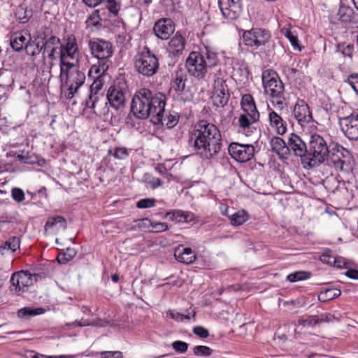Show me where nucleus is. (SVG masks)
I'll list each match as a JSON object with an SVG mask.
<instances>
[{"label": "nucleus", "mask_w": 358, "mask_h": 358, "mask_svg": "<svg viewBox=\"0 0 358 358\" xmlns=\"http://www.w3.org/2000/svg\"><path fill=\"white\" fill-rule=\"evenodd\" d=\"M189 145L203 159H214L222 147L220 131L215 124L199 120L190 131Z\"/></svg>", "instance_id": "1"}, {"label": "nucleus", "mask_w": 358, "mask_h": 358, "mask_svg": "<svg viewBox=\"0 0 358 358\" xmlns=\"http://www.w3.org/2000/svg\"><path fill=\"white\" fill-rule=\"evenodd\" d=\"M166 98L162 93L153 92L148 88L137 90L132 99L131 110L138 119L150 117L158 124L163 120Z\"/></svg>", "instance_id": "2"}, {"label": "nucleus", "mask_w": 358, "mask_h": 358, "mask_svg": "<svg viewBox=\"0 0 358 358\" xmlns=\"http://www.w3.org/2000/svg\"><path fill=\"white\" fill-rule=\"evenodd\" d=\"M219 62L218 54L208 47L200 52L193 51L186 59L187 72L197 79H202Z\"/></svg>", "instance_id": "3"}, {"label": "nucleus", "mask_w": 358, "mask_h": 358, "mask_svg": "<svg viewBox=\"0 0 358 358\" xmlns=\"http://www.w3.org/2000/svg\"><path fill=\"white\" fill-rule=\"evenodd\" d=\"M87 45L91 55L98 60L97 64L91 66L89 76L104 74L111 64L110 59L113 55L112 43L101 38H91L88 39Z\"/></svg>", "instance_id": "4"}, {"label": "nucleus", "mask_w": 358, "mask_h": 358, "mask_svg": "<svg viewBox=\"0 0 358 358\" xmlns=\"http://www.w3.org/2000/svg\"><path fill=\"white\" fill-rule=\"evenodd\" d=\"M335 143L329 136L312 134L308 145V166L316 167L324 163L331 150L330 145Z\"/></svg>", "instance_id": "5"}, {"label": "nucleus", "mask_w": 358, "mask_h": 358, "mask_svg": "<svg viewBox=\"0 0 358 358\" xmlns=\"http://www.w3.org/2000/svg\"><path fill=\"white\" fill-rule=\"evenodd\" d=\"M59 76L62 80L64 81V86L67 87L65 92V97L67 99H71L85 81V75L79 69L77 64L60 66Z\"/></svg>", "instance_id": "6"}, {"label": "nucleus", "mask_w": 358, "mask_h": 358, "mask_svg": "<svg viewBox=\"0 0 358 358\" xmlns=\"http://www.w3.org/2000/svg\"><path fill=\"white\" fill-rule=\"evenodd\" d=\"M134 66L138 74L150 78L158 72L159 62L157 55L145 46L134 56Z\"/></svg>", "instance_id": "7"}, {"label": "nucleus", "mask_w": 358, "mask_h": 358, "mask_svg": "<svg viewBox=\"0 0 358 358\" xmlns=\"http://www.w3.org/2000/svg\"><path fill=\"white\" fill-rule=\"evenodd\" d=\"M264 92L268 94L271 102L279 106H282L285 101V87L275 73L271 75L268 71H265L262 76Z\"/></svg>", "instance_id": "8"}, {"label": "nucleus", "mask_w": 358, "mask_h": 358, "mask_svg": "<svg viewBox=\"0 0 358 358\" xmlns=\"http://www.w3.org/2000/svg\"><path fill=\"white\" fill-rule=\"evenodd\" d=\"M330 146L331 150L326 160L327 164L332 166L337 171L350 172L352 169L353 159L352 153L337 142Z\"/></svg>", "instance_id": "9"}, {"label": "nucleus", "mask_w": 358, "mask_h": 358, "mask_svg": "<svg viewBox=\"0 0 358 358\" xmlns=\"http://www.w3.org/2000/svg\"><path fill=\"white\" fill-rule=\"evenodd\" d=\"M243 42L245 45L257 50L259 47L274 46L271 41V32L263 28H252L250 30L245 31L243 34Z\"/></svg>", "instance_id": "10"}, {"label": "nucleus", "mask_w": 358, "mask_h": 358, "mask_svg": "<svg viewBox=\"0 0 358 358\" xmlns=\"http://www.w3.org/2000/svg\"><path fill=\"white\" fill-rule=\"evenodd\" d=\"M80 56V50L77 43V40L73 35L69 36L65 39V43L60 46V55L59 62L60 66H65L67 64H76L73 62H69L66 59H76L78 61Z\"/></svg>", "instance_id": "11"}, {"label": "nucleus", "mask_w": 358, "mask_h": 358, "mask_svg": "<svg viewBox=\"0 0 358 358\" xmlns=\"http://www.w3.org/2000/svg\"><path fill=\"white\" fill-rule=\"evenodd\" d=\"M128 90L125 83H117L109 87L107 92V99L110 106L115 110L124 107L126 94Z\"/></svg>", "instance_id": "12"}, {"label": "nucleus", "mask_w": 358, "mask_h": 358, "mask_svg": "<svg viewBox=\"0 0 358 358\" xmlns=\"http://www.w3.org/2000/svg\"><path fill=\"white\" fill-rule=\"evenodd\" d=\"M33 281L32 275L28 271H21L14 273L10 278V291L20 295L33 285Z\"/></svg>", "instance_id": "13"}, {"label": "nucleus", "mask_w": 358, "mask_h": 358, "mask_svg": "<svg viewBox=\"0 0 358 358\" xmlns=\"http://www.w3.org/2000/svg\"><path fill=\"white\" fill-rule=\"evenodd\" d=\"M218 6L223 17L229 20L238 19L243 12L241 0H218Z\"/></svg>", "instance_id": "14"}, {"label": "nucleus", "mask_w": 358, "mask_h": 358, "mask_svg": "<svg viewBox=\"0 0 358 358\" xmlns=\"http://www.w3.org/2000/svg\"><path fill=\"white\" fill-rule=\"evenodd\" d=\"M228 151L235 160L239 162H246L254 157L255 147L249 144L231 143L228 148Z\"/></svg>", "instance_id": "15"}, {"label": "nucleus", "mask_w": 358, "mask_h": 358, "mask_svg": "<svg viewBox=\"0 0 358 358\" xmlns=\"http://www.w3.org/2000/svg\"><path fill=\"white\" fill-rule=\"evenodd\" d=\"M339 124L345 136L350 140H358V113L341 117Z\"/></svg>", "instance_id": "16"}, {"label": "nucleus", "mask_w": 358, "mask_h": 358, "mask_svg": "<svg viewBox=\"0 0 358 358\" xmlns=\"http://www.w3.org/2000/svg\"><path fill=\"white\" fill-rule=\"evenodd\" d=\"M287 148L289 149V154L292 150L296 156L301 157L303 163L308 164V146L299 136L294 133L289 135Z\"/></svg>", "instance_id": "17"}, {"label": "nucleus", "mask_w": 358, "mask_h": 358, "mask_svg": "<svg viewBox=\"0 0 358 358\" xmlns=\"http://www.w3.org/2000/svg\"><path fill=\"white\" fill-rule=\"evenodd\" d=\"M293 114L301 126L307 125L313 121L312 113L308 104L303 99H298L294 106Z\"/></svg>", "instance_id": "18"}, {"label": "nucleus", "mask_w": 358, "mask_h": 358, "mask_svg": "<svg viewBox=\"0 0 358 358\" xmlns=\"http://www.w3.org/2000/svg\"><path fill=\"white\" fill-rule=\"evenodd\" d=\"M175 24L170 18H162L158 20L154 27L153 31L155 36L162 40H167L174 32Z\"/></svg>", "instance_id": "19"}, {"label": "nucleus", "mask_w": 358, "mask_h": 358, "mask_svg": "<svg viewBox=\"0 0 358 358\" xmlns=\"http://www.w3.org/2000/svg\"><path fill=\"white\" fill-rule=\"evenodd\" d=\"M174 257L180 263L191 264L196 259L195 252L190 248H185L180 245L174 250Z\"/></svg>", "instance_id": "20"}, {"label": "nucleus", "mask_w": 358, "mask_h": 358, "mask_svg": "<svg viewBox=\"0 0 358 358\" xmlns=\"http://www.w3.org/2000/svg\"><path fill=\"white\" fill-rule=\"evenodd\" d=\"M241 108L244 111V113H247L249 116H251L253 121H259V113L257 109L253 97L246 94L243 96L241 99Z\"/></svg>", "instance_id": "21"}, {"label": "nucleus", "mask_w": 358, "mask_h": 358, "mask_svg": "<svg viewBox=\"0 0 358 358\" xmlns=\"http://www.w3.org/2000/svg\"><path fill=\"white\" fill-rule=\"evenodd\" d=\"M336 15L339 22L344 27H347L355 22L356 13L355 10L348 6L341 3Z\"/></svg>", "instance_id": "22"}, {"label": "nucleus", "mask_w": 358, "mask_h": 358, "mask_svg": "<svg viewBox=\"0 0 358 358\" xmlns=\"http://www.w3.org/2000/svg\"><path fill=\"white\" fill-rule=\"evenodd\" d=\"M187 81V76L186 73L183 70L179 69L176 71L171 85L176 92L178 95H181L185 92Z\"/></svg>", "instance_id": "23"}, {"label": "nucleus", "mask_w": 358, "mask_h": 358, "mask_svg": "<svg viewBox=\"0 0 358 358\" xmlns=\"http://www.w3.org/2000/svg\"><path fill=\"white\" fill-rule=\"evenodd\" d=\"M66 220L60 215L49 217L45 224L44 229L45 231L50 233L57 232L60 230L66 229Z\"/></svg>", "instance_id": "24"}, {"label": "nucleus", "mask_w": 358, "mask_h": 358, "mask_svg": "<svg viewBox=\"0 0 358 358\" xmlns=\"http://www.w3.org/2000/svg\"><path fill=\"white\" fill-rule=\"evenodd\" d=\"M185 41L183 36L176 33L171 39L168 45V51L173 55H181L185 48Z\"/></svg>", "instance_id": "25"}, {"label": "nucleus", "mask_w": 358, "mask_h": 358, "mask_svg": "<svg viewBox=\"0 0 358 358\" xmlns=\"http://www.w3.org/2000/svg\"><path fill=\"white\" fill-rule=\"evenodd\" d=\"M268 118L271 126L275 130L278 134L283 135L287 131V123L275 111L269 113Z\"/></svg>", "instance_id": "26"}, {"label": "nucleus", "mask_w": 358, "mask_h": 358, "mask_svg": "<svg viewBox=\"0 0 358 358\" xmlns=\"http://www.w3.org/2000/svg\"><path fill=\"white\" fill-rule=\"evenodd\" d=\"M272 150L275 152L280 158L287 159L289 155L287 143L280 137H273L271 140Z\"/></svg>", "instance_id": "27"}, {"label": "nucleus", "mask_w": 358, "mask_h": 358, "mask_svg": "<svg viewBox=\"0 0 358 358\" xmlns=\"http://www.w3.org/2000/svg\"><path fill=\"white\" fill-rule=\"evenodd\" d=\"M43 48L44 45H43L40 36H37L34 40L30 39L25 45L27 54L31 56H36L42 53Z\"/></svg>", "instance_id": "28"}, {"label": "nucleus", "mask_w": 358, "mask_h": 358, "mask_svg": "<svg viewBox=\"0 0 358 358\" xmlns=\"http://www.w3.org/2000/svg\"><path fill=\"white\" fill-rule=\"evenodd\" d=\"M27 43V38L20 33H15L10 37V46L16 52H20L24 48L25 49Z\"/></svg>", "instance_id": "29"}, {"label": "nucleus", "mask_w": 358, "mask_h": 358, "mask_svg": "<svg viewBox=\"0 0 358 358\" xmlns=\"http://www.w3.org/2000/svg\"><path fill=\"white\" fill-rule=\"evenodd\" d=\"M341 291L338 289L331 287L321 291L318 294V300L321 302H327L338 297Z\"/></svg>", "instance_id": "30"}, {"label": "nucleus", "mask_w": 358, "mask_h": 358, "mask_svg": "<svg viewBox=\"0 0 358 358\" xmlns=\"http://www.w3.org/2000/svg\"><path fill=\"white\" fill-rule=\"evenodd\" d=\"M230 97L229 92H213L212 99L214 106L224 107L229 101Z\"/></svg>", "instance_id": "31"}, {"label": "nucleus", "mask_w": 358, "mask_h": 358, "mask_svg": "<svg viewBox=\"0 0 358 358\" xmlns=\"http://www.w3.org/2000/svg\"><path fill=\"white\" fill-rule=\"evenodd\" d=\"M45 312L43 308H32L31 307H24L20 309L17 315L21 318H29L33 316L42 315Z\"/></svg>", "instance_id": "32"}, {"label": "nucleus", "mask_w": 358, "mask_h": 358, "mask_svg": "<svg viewBox=\"0 0 358 358\" xmlns=\"http://www.w3.org/2000/svg\"><path fill=\"white\" fill-rule=\"evenodd\" d=\"M213 92H229V87L224 78V74L220 70L217 74H215Z\"/></svg>", "instance_id": "33"}, {"label": "nucleus", "mask_w": 358, "mask_h": 358, "mask_svg": "<svg viewBox=\"0 0 358 358\" xmlns=\"http://www.w3.org/2000/svg\"><path fill=\"white\" fill-rule=\"evenodd\" d=\"M179 117L180 116L178 113L169 112L167 113L164 110L163 120L159 122V124H165L168 128H173L178 123Z\"/></svg>", "instance_id": "34"}, {"label": "nucleus", "mask_w": 358, "mask_h": 358, "mask_svg": "<svg viewBox=\"0 0 358 358\" xmlns=\"http://www.w3.org/2000/svg\"><path fill=\"white\" fill-rule=\"evenodd\" d=\"M57 48L55 47L45 46L43 48L42 57L44 64L48 60V67L50 69L53 66V60L55 59V52Z\"/></svg>", "instance_id": "35"}, {"label": "nucleus", "mask_w": 358, "mask_h": 358, "mask_svg": "<svg viewBox=\"0 0 358 358\" xmlns=\"http://www.w3.org/2000/svg\"><path fill=\"white\" fill-rule=\"evenodd\" d=\"M231 224L234 226L243 224L248 220V214L246 211L238 210L229 217Z\"/></svg>", "instance_id": "36"}, {"label": "nucleus", "mask_w": 358, "mask_h": 358, "mask_svg": "<svg viewBox=\"0 0 358 358\" xmlns=\"http://www.w3.org/2000/svg\"><path fill=\"white\" fill-rule=\"evenodd\" d=\"M76 255V251L71 248H68L66 251L59 253L57 257V262L61 264H65L71 261Z\"/></svg>", "instance_id": "37"}, {"label": "nucleus", "mask_w": 358, "mask_h": 358, "mask_svg": "<svg viewBox=\"0 0 358 358\" xmlns=\"http://www.w3.org/2000/svg\"><path fill=\"white\" fill-rule=\"evenodd\" d=\"M134 224L131 227V229H141V230H150V228L152 227L153 224V222L148 218H143L139 220H136L134 221Z\"/></svg>", "instance_id": "38"}, {"label": "nucleus", "mask_w": 358, "mask_h": 358, "mask_svg": "<svg viewBox=\"0 0 358 358\" xmlns=\"http://www.w3.org/2000/svg\"><path fill=\"white\" fill-rule=\"evenodd\" d=\"M20 241L18 237L13 236L6 241L3 245L0 246V250L2 249L10 250L11 252L16 251L20 248Z\"/></svg>", "instance_id": "39"}, {"label": "nucleus", "mask_w": 358, "mask_h": 358, "mask_svg": "<svg viewBox=\"0 0 358 358\" xmlns=\"http://www.w3.org/2000/svg\"><path fill=\"white\" fill-rule=\"evenodd\" d=\"M108 155H112L115 159L123 160L129 156V152L126 148L116 147L113 150L109 149L108 151Z\"/></svg>", "instance_id": "40"}, {"label": "nucleus", "mask_w": 358, "mask_h": 358, "mask_svg": "<svg viewBox=\"0 0 358 358\" xmlns=\"http://www.w3.org/2000/svg\"><path fill=\"white\" fill-rule=\"evenodd\" d=\"M310 277V273L306 271H299L289 274L287 280L289 282H294L301 280H307Z\"/></svg>", "instance_id": "41"}, {"label": "nucleus", "mask_w": 358, "mask_h": 358, "mask_svg": "<svg viewBox=\"0 0 358 358\" xmlns=\"http://www.w3.org/2000/svg\"><path fill=\"white\" fill-rule=\"evenodd\" d=\"M257 122V121H253L251 116H249L247 113L241 114L238 117L239 127L243 129H250V125Z\"/></svg>", "instance_id": "42"}, {"label": "nucleus", "mask_w": 358, "mask_h": 358, "mask_svg": "<svg viewBox=\"0 0 358 358\" xmlns=\"http://www.w3.org/2000/svg\"><path fill=\"white\" fill-rule=\"evenodd\" d=\"M284 34L285 37L289 41L291 45H292L294 50L301 51V48L300 45L299 44V40L297 36L294 34L292 31L290 30H283Z\"/></svg>", "instance_id": "43"}, {"label": "nucleus", "mask_w": 358, "mask_h": 358, "mask_svg": "<svg viewBox=\"0 0 358 358\" xmlns=\"http://www.w3.org/2000/svg\"><path fill=\"white\" fill-rule=\"evenodd\" d=\"M337 51L341 52L344 57H348L352 59L354 51V45L340 43L337 45Z\"/></svg>", "instance_id": "44"}, {"label": "nucleus", "mask_w": 358, "mask_h": 358, "mask_svg": "<svg viewBox=\"0 0 358 358\" xmlns=\"http://www.w3.org/2000/svg\"><path fill=\"white\" fill-rule=\"evenodd\" d=\"M298 324L303 327H312L318 324V318L316 315H310L306 318H300Z\"/></svg>", "instance_id": "45"}, {"label": "nucleus", "mask_w": 358, "mask_h": 358, "mask_svg": "<svg viewBox=\"0 0 358 358\" xmlns=\"http://www.w3.org/2000/svg\"><path fill=\"white\" fill-rule=\"evenodd\" d=\"M193 352L196 356H210L213 350L208 346L205 345H197L193 348Z\"/></svg>", "instance_id": "46"}, {"label": "nucleus", "mask_w": 358, "mask_h": 358, "mask_svg": "<svg viewBox=\"0 0 358 358\" xmlns=\"http://www.w3.org/2000/svg\"><path fill=\"white\" fill-rule=\"evenodd\" d=\"M156 200L152 198L140 199L136 203V207L140 209L148 208L155 206Z\"/></svg>", "instance_id": "47"}, {"label": "nucleus", "mask_w": 358, "mask_h": 358, "mask_svg": "<svg viewBox=\"0 0 358 358\" xmlns=\"http://www.w3.org/2000/svg\"><path fill=\"white\" fill-rule=\"evenodd\" d=\"M345 82L352 87L353 90L358 95V73L350 74L348 76Z\"/></svg>", "instance_id": "48"}, {"label": "nucleus", "mask_w": 358, "mask_h": 358, "mask_svg": "<svg viewBox=\"0 0 358 358\" xmlns=\"http://www.w3.org/2000/svg\"><path fill=\"white\" fill-rule=\"evenodd\" d=\"M41 41L44 47H55L56 45H59L61 43L59 38L55 36H51L50 38L45 39V37H41Z\"/></svg>", "instance_id": "49"}, {"label": "nucleus", "mask_w": 358, "mask_h": 358, "mask_svg": "<svg viewBox=\"0 0 358 358\" xmlns=\"http://www.w3.org/2000/svg\"><path fill=\"white\" fill-rule=\"evenodd\" d=\"M13 199L17 203L23 201L25 199L23 190L18 187L13 188L11 190Z\"/></svg>", "instance_id": "50"}, {"label": "nucleus", "mask_w": 358, "mask_h": 358, "mask_svg": "<svg viewBox=\"0 0 358 358\" xmlns=\"http://www.w3.org/2000/svg\"><path fill=\"white\" fill-rule=\"evenodd\" d=\"M336 257L333 255L331 251H327L320 257V259L327 264L334 266L336 262Z\"/></svg>", "instance_id": "51"}, {"label": "nucleus", "mask_w": 358, "mask_h": 358, "mask_svg": "<svg viewBox=\"0 0 358 358\" xmlns=\"http://www.w3.org/2000/svg\"><path fill=\"white\" fill-rule=\"evenodd\" d=\"M107 7L111 13L117 15L120 9L121 5L120 3L116 0H108Z\"/></svg>", "instance_id": "52"}, {"label": "nucleus", "mask_w": 358, "mask_h": 358, "mask_svg": "<svg viewBox=\"0 0 358 358\" xmlns=\"http://www.w3.org/2000/svg\"><path fill=\"white\" fill-rule=\"evenodd\" d=\"M97 78L94 80L92 85L90 86V92L93 93V94L97 95V92L99 90L101 89L103 87L102 81L100 79V77L103 76L104 74H97Z\"/></svg>", "instance_id": "53"}, {"label": "nucleus", "mask_w": 358, "mask_h": 358, "mask_svg": "<svg viewBox=\"0 0 358 358\" xmlns=\"http://www.w3.org/2000/svg\"><path fill=\"white\" fill-rule=\"evenodd\" d=\"M172 347L176 352L184 353L187 350L188 344L184 341H176L172 343Z\"/></svg>", "instance_id": "54"}, {"label": "nucleus", "mask_w": 358, "mask_h": 358, "mask_svg": "<svg viewBox=\"0 0 358 358\" xmlns=\"http://www.w3.org/2000/svg\"><path fill=\"white\" fill-rule=\"evenodd\" d=\"M100 358H122L120 351H103L100 352Z\"/></svg>", "instance_id": "55"}, {"label": "nucleus", "mask_w": 358, "mask_h": 358, "mask_svg": "<svg viewBox=\"0 0 358 358\" xmlns=\"http://www.w3.org/2000/svg\"><path fill=\"white\" fill-rule=\"evenodd\" d=\"M193 332L194 334L201 338H206L209 336L208 331L202 326H196L193 328Z\"/></svg>", "instance_id": "56"}, {"label": "nucleus", "mask_w": 358, "mask_h": 358, "mask_svg": "<svg viewBox=\"0 0 358 358\" xmlns=\"http://www.w3.org/2000/svg\"><path fill=\"white\" fill-rule=\"evenodd\" d=\"M178 222H188L193 219V215L187 213L183 212L182 210H178Z\"/></svg>", "instance_id": "57"}, {"label": "nucleus", "mask_w": 358, "mask_h": 358, "mask_svg": "<svg viewBox=\"0 0 358 358\" xmlns=\"http://www.w3.org/2000/svg\"><path fill=\"white\" fill-rule=\"evenodd\" d=\"M150 231L155 233L163 232L169 229L168 225L165 222H154Z\"/></svg>", "instance_id": "58"}, {"label": "nucleus", "mask_w": 358, "mask_h": 358, "mask_svg": "<svg viewBox=\"0 0 358 358\" xmlns=\"http://www.w3.org/2000/svg\"><path fill=\"white\" fill-rule=\"evenodd\" d=\"M97 100H98L97 95L93 94V93L90 92V94L88 96V99L85 101L86 107L91 108V109H94Z\"/></svg>", "instance_id": "59"}, {"label": "nucleus", "mask_w": 358, "mask_h": 358, "mask_svg": "<svg viewBox=\"0 0 358 358\" xmlns=\"http://www.w3.org/2000/svg\"><path fill=\"white\" fill-rule=\"evenodd\" d=\"M283 72H284V73L286 76L287 79H289V80H295L296 74L298 72V71L296 69H294V68L286 66L283 69Z\"/></svg>", "instance_id": "60"}, {"label": "nucleus", "mask_w": 358, "mask_h": 358, "mask_svg": "<svg viewBox=\"0 0 358 358\" xmlns=\"http://www.w3.org/2000/svg\"><path fill=\"white\" fill-rule=\"evenodd\" d=\"M170 316L171 318L178 322H182L185 320H190V316L189 315H182L176 311H170Z\"/></svg>", "instance_id": "61"}, {"label": "nucleus", "mask_w": 358, "mask_h": 358, "mask_svg": "<svg viewBox=\"0 0 358 358\" xmlns=\"http://www.w3.org/2000/svg\"><path fill=\"white\" fill-rule=\"evenodd\" d=\"M317 318L318 324H321L323 322H330L336 319L334 315L331 313L322 314L320 316H317Z\"/></svg>", "instance_id": "62"}, {"label": "nucleus", "mask_w": 358, "mask_h": 358, "mask_svg": "<svg viewBox=\"0 0 358 358\" xmlns=\"http://www.w3.org/2000/svg\"><path fill=\"white\" fill-rule=\"evenodd\" d=\"M69 325L83 327L94 325V323L90 322V320H88L82 318L79 321L76 320V321L73 322V323L69 324Z\"/></svg>", "instance_id": "63"}, {"label": "nucleus", "mask_w": 358, "mask_h": 358, "mask_svg": "<svg viewBox=\"0 0 358 358\" xmlns=\"http://www.w3.org/2000/svg\"><path fill=\"white\" fill-rule=\"evenodd\" d=\"M345 275L350 278L358 280V270L349 269L345 272Z\"/></svg>", "instance_id": "64"}]
</instances>
